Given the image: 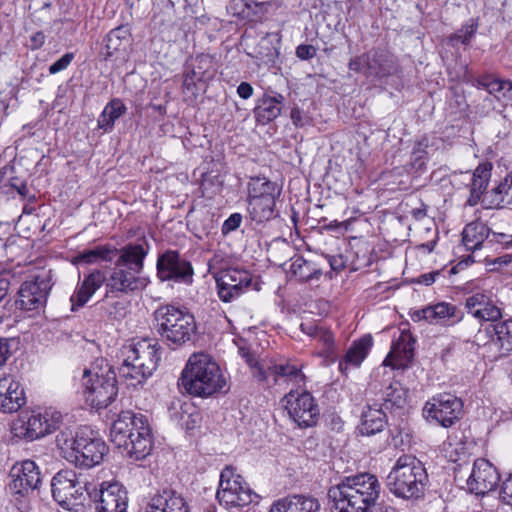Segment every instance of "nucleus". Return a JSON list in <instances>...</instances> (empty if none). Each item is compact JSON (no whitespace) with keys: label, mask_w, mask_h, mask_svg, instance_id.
<instances>
[{"label":"nucleus","mask_w":512,"mask_h":512,"mask_svg":"<svg viewBox=\"0 0 512 512\" xmlns=\"http://www.w3.org/2000/svg\"><path fill=\"white\" fill-rule=\"evenodd\" d=\"M381 485L370 473L345 477L328 490L332 512H366L377 504Z\"/></svg>","instance_id":"1"},{"label":"nucleus","mask_w":512,"mask_h":512,"mask_svg":"<svg viewBox=\"0 0 512 512\" xmlns=\"http://www.w3.org/2000/svg\"><path fill=\"white\" fill-rule=\"evenodd\" d=\"M147 253L141 244H129L120 249L119 257L107 277L108 293L129 295L146 287L147 281L141 273Z\"/></svg>","instance_id":"2"},{"label":"nucleus","mask_w":512,"mask_h":512,"mask_svg":"<svg viewBox=\"0 0 512 512\" xmlns=\"http://www.w3.org/2000/svg\"><path fill=\"white\" fill-rule=\"evenodd\" d=\"M148 420L132 411H122L111 426L110 436L126 455L134 460L146 458L152 450V439Z\"/></svg>","instance_id":"3"},{"label":"nucleus","mask_w":512,"mask_h":512,"mask_svg":"<svg viewBox=\"0 0 512 512\" xmlns=\"http://www.w3.org/2000/svg\"><path fill=\"white\" fill-rule=\"evenodd\" d=\"M178 385L190 395L208 397L226 386V378L208 354L199 352L189 357Z\"/></svg>","instance_id":"4"},{"label":"nucleus","mask_w":512,"mask_h":512,"mask_svg":"<svg viewBox=\"0 0 512 512\" xmlns=\"http://www.w3.org/2000/svg\"><path fill=\"white\" fill-rule=\"evenodd\" d=\"M427 483L426 468L413 455L400 456L387 476L389 491L405 500H417L423 497Z\"/></svg>","instance_id":"5"},{"label":"nucleus","mask_w":512,"mask_h":512,"mask_svg":"<svg viewBox=\"0 0 512 512\" xmlns=\"http://www.w3.org/2000/svg\"><path fill=\"white\" fill-rule=\"evenodd\" d=\"M160 345L155 339H141L123 347V363L119 374L125 379L144 382L157 369L160 361Z\"/></svg>","instance_id":"6"},{"label":"nucleus","mask_w":512,"mask_h":512,"mask_svg":"<svg viewBox=\"0 0 512 512\" xmlns=\"http://www.w3.org/2000/svg\"><path fill=\"white\" fill-rule=\"evenodd\" d=\"M158 332L168 342L182 346L191 342L196 335L193 314L174 305H163L154 312Z\"/></svg>","instance_id":"7"},{"label":"nucleus","mask_w":512,"mask_h":512,"mask_svg":"<svg viewBox=\"0 0 512 512\" xmlns=\"http://www.w3.org/2000/svg\"><path fill=\"white\" fill-rule=\"evenodd\" d=\"M348 68L366 79L382 81L396 75L400 70L397 57L385 47H373L352 57Z\"/></svg>","instance_id":"8"},{"label":"nucleus","mask_w":512,"mask_h":512,"mask_svg":"<svg viewBox=\"0 0 512 512\" xmlns=\"http://www.w3.org/2000/svg\"><path fill=\"white\" fill-rule=\"evenodd\" d=\"M82 381L85 400L92 408H107L115 400L118 392L116 375L108 364L85 370Z\"/></svg>","instance_id":"9"},{"label":"nucleus","mask_w":512,"mask_h":512,"mask_svg":"<svg viewBox=\"0 0 512 512\" xmlns=\"http://www.w3.org/2000/svg\"><path fill=\"white\" fill-rule=\"evenodd\" d=\"M52 496L63 508L71 510L85 501V494L92 498L91 484L82 479L74 470L57 472L51 480Z\"/></svg>","instance_id":"10"},{"label":"nucleus","mask_w":512,"mask_h":512,"mask_svg":"<svg viewBox=\"0 0 512 512\" xmlns=\"http://www.w3.org/2000/svg\"><path fill=\"white\" fill-rule=\"evenodd\" d=\"M54 284L51 269H40L32 274L19 289L20 308L32 311L44 307Z\"/></svg>","instance_id":"11"},{"label":"nucleus","mask_w":512,"mask_h":512,"mask_svg":"<svg viewBox=\"0 0 512 512\" xmlns=\"http://www.w3.org/2000/svg\"><path fill=\"white\" fill-rule=\"evenodd\" d=\"M253 496H256L255 493L233 467L226 466L221 471L216 493L221 505L226 508L247 506L253 501Z\"/></svg>","instance_id":"12"},{"label":"nucleus","mask_w":512,"mask_h":512,"mask_svg":"<svg viewBox=\"0 0 512 512\" xmlns=\"http://www.w3.org/2000/svg\"><path fill=\"white\" fill-rule=\"evenodd\" d=\"M463 402L455 395L438 394L427 401L423 408V416L442 427L454 425L462 416Z\"/></svg>","instance_id":"13"},{"label":"nucleus","mask_w":512,"mask_h":512,"mask_svg":"<svg viewBox=\"0 0 512 512\" xmlns=\"http://www.w3.org/2000/svg\"><path fill=\"white\" fill-rule=\"evenodd\" d=\"M283 402L290 418L301 428L315 426L320 416V409L314 397L308 391L291 389Z\"/></svg>","instance_id":"14"},{"label":"nucleus","mask_w":512,"mask_h":512,"mask_svg":"<svg viewBox=\"0 0 512 512\" xmlns=\"http://www.w3.org/2000/svg\"><path fill=\"white\" fill-rule=\"evenodd\" d=\"M107 453L108 446L90 427L79 428V439L71 463L83 468H92L99 465Z\"/></svg>","instance_id":"15"},{"label":"nucleus","mask_w":512,"mask_h":512,"mask_svg":"<svg viewBox=\"0 0 512 512\" xmlns=\"http://www.w3.org/2000/svg\"><path fill=\"white\" fill-rule=\"evenodd\" d=\"M157 276L160 281H172L190 285L193 282L194 269L190 261L178 251L167 250L157 259Z\"/></svg>","instance_id":"16"},{"label":"nucleus","mask_w":512,"mask_h":512,"mask_svg":"<svg viewBox=\"0 0 512 512\" xmlns=\"http://www.w3.org/2000/svg\"><path fill=\"white\" fill-rule=\"evenodd\" d=\"M254 376L267 387L280 383H292L300 387L305 383V375L296 366L289 364H276L271 360H262L256 363Z\"/></svg>","instance_id":"17"},{"label":"nucleus","mask_w":512,"mask_h":512,"mask_svg":"<svg viewBox=\"0 0 512 512\" xmlns=\"http://www.w3.org/2000/svg\"><path fill=\"white\" fill-rule=\"evenodd\" d=\"M62 415L58 411L46 410L44 413H33L27 421L14 426L15 435L27 441H33L52 433L59 428Z\"/></svg>","instance_id":"18"},{"label":"nucleus","mask_w":512,"mask_h":512,"mask_svg":"<svg viewBox=\"0 0 512 512\" xmlns=\"http://www.w3.org/2000/svg\"><path fill=\"white\" fill-rule=\"evenodd\" d=\"M500 480L497 468L484 458L474 461L470 476L466 480L467 490L476 495H484L495 489Z\"/></svg>","instance_id":"19"},{"label":"nucleus","mask_w":512,"mask_h":512,"mask_svg":"<svg viewBox=\"0 0 512 512\" xmlns=\"http://www.w3.org/2000/svg\"><path fill=\"white\" fill-rule=\"evenodd\" d=\"M11 482L9 489L14 495L25 496L36 490L41 483V474L38 466L32 460L16 463L10 470Z\"/></svg>","instance_id":"20"},{"label":"nucleus","mask_w":512,"mask_h":512,"mask_svg":"<svg viewBox=\"0 0 512 512\" xmlns=\"http://www.w3.org/2000/svg\"><path fill=\"white\" fill-rule=\"evenodd\" d=\"M92 498L97 512H126L128 497L126 490L118 483H103L99 491L95 487Z\"/></svg>","instance_id":"21"},{"label":"nucleus","mask_w":512,"mask_h":512,"mask_svg":"<svg viewBox=\"0 0 512 512\" xmlns=\"http://www.w3.org/2000/svg\"><path fill=\"white\" fill-rule=\"evenodd\" d=\"M145 512H190V506L181 492L164 487L149 497Z\"/></svg>","instance_id":"22"},{"label":"nucleus","mask_w":512,"mask_h":512,"mask_svg":"<svg viewBox=\"0 0 512 512\" xmlns=\"http://www.w3.org/2000/svg\"><path fill=\"white\" fill-rule=\"evenodd\" d=\"M463 318V313L453 304L439 302L412 313L413 321L425 320L430 324L452 325Z\"/></svg>","instance_id":"23"},{"label":"nucleus","mask_w":512,"mask_h":512,"mask_svg":"<svg viewBox=\"0 0 512 512\" xmlns=\"http://www.w3.org/2000/svg\"><path fill=\"white\" fill-rule=\"evenodd\" d=\"M107 277L99 269H93L85 274L78 283L74 293L70 297L71 309L76 311L83 307L103 284L106 285Z\"/></svg>","instance_id":"24"},{"label":"nucleus","mask_w":512,"mask_h":512,"mask_svg":"<svg viewBox=\"0 0 512 512\" xmlns=\"http://www.w3.org/2000/svg\"><path fill=\"white\" fill-rule=\"evenodd\" d=\"M132 45L130 29L127 26H119L112 29L104 38V57L125 61L128 58Z\"/></svg>","instance_id":"25"},{"label":"nucleus","mask_w":512,"mask_h":512,"mask_svg":"<svg viewBox=\"0 0 512 512\" xmlns=\"http://www.w3.org/2000/svg\"><path fill=\"white\" fill-rule=\"evenodd\" d=\"M26 402L24 390L12 376L0 375V411L13 413Z\"/></svg>","instance_id":"26"},{"label":"nucleus","mask_w":512,"mask_h":512,"mask_svg":"<svg viewBox=\"0 0 512 512\" xmlns=\"http://www.w3.org/2000/svg\"><path fill=\"white\" fill-rule=\"evenodd\" d=\"M467 312L480 321L495 322L502 317L500 308L485 293L477 292L465 300Z\"/></svg>","instance_id":"27"},{"label":"nucleus","mask_w":512,"mask_h":512,"mask_svg":"<svg viewBox=\"0 0 512 512\" xmlns=\"http://www.w3.org/2000/svg\"><path fill=\"white\" fill-rule=\"evenodd\" d=\"M372 345L373 339L371 335H364L360 339L353 341L339 361V371L342 374H347L350 369L359 368L368 356Z\"/></svg>","instance_id":"28"},{"label":"nucleus","mask_w":512,"mask_h":512,"mask_svg":"<svg viewBox=\"0 0 512 512\" xmlns=\"http://www.w3.org/2000/svg\"><path fill=\"white\" fill-rule=\"evenodd\" d=\"M414 343L415 340L412 335L409 332L402 331L399 338L392 343L384 364L397 368L406 366L413 358Z\"/></svg>","instance_id":"29"},{"label":"nucleus","mask_w":512,"mask_h":512,"mask_svg":"<svg viewBox=\"0 0 512 512\" xmlns=\"http://www.w3.org/2000/svg\"><path fill=\"white\" fill-rule=\"evenodd\" d=\"M105 296L94 305L95 311L104 319L114 322L121 321L128 313L129 301L110 295Z\"/></svg>","instance_id":"30"},{"label":"nucleus","mask_w":512,"mask_h":512,"mask_svg":"<svg viewBox=\"0 0 512 512\" xmlns=\"http://www.w3.org/2000/svg\"><path fill=\"white\" fill-rule=\"evenodd\" d=\"M319 509L320 504L317 499L293 495L275 501L269 512H318Z\"/></svg>","instance_id":"31"},{"label":"nucleus","mask_w":512,"mask_h":512,"mask_svg":"<svg viewBox=\"0 0 512 512\" xmlns=\"http://www.w3.org/2000/svg\"><path fill=\"white\" fill-rule=\"evenodd\" d=\"M284 97L281 94L275 96L263 95L258 99L254 108V115L258 123L267 124L276 119L282 111Z\"/></svg>","instance_id":"32"},{"label":"nucleus","mask_w":512,"mask_h":512,"mask_svg":"<svg viewBox=\"0 0 512 512\" xmlns=\"http://www.w3.org/2000/svg\"><path fill=\"white\" fill-rule=\"evenodd\" d=\"M490 348L499 357L508 356L512 352V320H506L493 326Z\"/></svg>","instance_id":"33"},{"label":"nucleus","mask_w":512,"mask_h":512,"mask_svg":"<svg viewBox=\"0 0 512 512\" xmlns=\"http://www.w3.org/2000/svg\"><path fill=\"white\" fill-rule=\"evenodd\" d=\"M281 190V186L276 182L264 176H255L251 177L247 184V198L276 200L280 197Z\"/></svg>","instance_id":"34"},{"label":"nucleus","mask_w":512,"mask_h":512,"mask_svg":"<svg viewBox=\"0 0 512 512\" xmlns=\"http://www.w3.org/2000/svg\"><path fill=\"white\" fill-rule=\"evenodd\" d=\"M491 171L492 164L489 162L479 164L474 170L470 187V197L468 199L469 205H477L481 197H484L491 177Z\"/></svg>","instance_id":"35"},{"label":"nucleus","mask_w":512,"mask_h":512,"mask_svg":"<svg viewBox=\"0 0 512 512\" xmlns=\"http://www.w3.org/2000/svg\"><path fill=\"white\" fill-rule=\"evenodd\" d=\"M247 203L248 216L256 224L268 222L278 215L275 210L276 200L247 198Z\"/></svg>","instance_id":"36"},{"label":"nucleus","mask_w":512,"mask_h":512,"mask_svg":"<svg viewBox=\"0 0 512 512\" xmlns=\"http://www.w3.org/2000/svg\"><path fill=\"white\" fill-rule=\"evenodd\" d=\"M382 406L380 408L368 406L362 412L359 432L362 435H374L381 432L387 424L386 414Z\"/></svg>","instance_id":"37"},{"label":"nucleus","mask_w":512,"mask_h":512,"mask_svg":"<svg viewBox=\"0 0 512 512\" xmlns=\"http://www.w3.org/2000/svg\"><path fill=\"white\" fill-rule=\"evenodd\" d=\"M490 237V229L480 221L467 224L462 232V241L467 250L480 249L483 242Z\"/></svg>","instance_id":"38"},{"label":"nucleus","mask_w":512,"mask_h":512,"mask_svg":"<svg viewBox=\"0 0 512 512\" xmlns=\"http://www.w3.org/2000/svg\"><path fill=\"white\" fill-rule=\"evenodd\" d=\"M127 111V107L119 98H114L106 104L102 113L99 115L98 128L105 132L112 131L116 120H118Z\"/></svg>","instance_id":"39"},{"label":"nucleus","mask_w":512,"mask_h":512,"mask_svg":"<svg viewBox=\"0 0 512 512\" xmlns=\"http://www.w3.org/2000/svg\"><path fill=\"white\" fill-rule=\"evenodd\" d=\"M407 392L399 381H392L383 391L382 408L389 411L402 409L406 404Z\"/></svg>","instance_id":"40"},{"label":"nucleus","mask_w":512,"mask_h":512,"mask_svg":"<svg viewBox=\"0 0 512 512\" xmlns=\"http://www.w3.org/2000/svg\"><path fill=\"white\" fill-rule=\"evenodd\" d=\"M512 187V173L507 175L491 190L486 191L482 202L487 208H500L505 204V198Z\"/></svg>","instance_id":"41"},{"label":"nucleus","mask_w":512,"mask_h":512,"mask_svg":"<svg viewBox=\"0 0 512 512\" xmlns=\"http://www.w3.org/2000/svg\"><path fill=\"white\" fill-rule=\"evenodd\" d=\"M290 272L301 282L319 279L322 275L320 268L316 267L313 262L307 261L302 256H296L295 258H292Z\"/></svg>","instance_id":"42"},{"label":"nucleus","mask_w":512,"mask_h":512,"mask_svg":"<svg viewBox=\"0 0 512 512\" xmlns=\"http://www.w3.org/2000/svg\"><path fill=\"white\" fill-rule=\"evenodd\" d=\"M268 3L255 0H231L229 9L234 15L242 18L259 16L267 11Z\"/></svg>","instance_id":"43"},{"label":"nucleus","mask_w":512,"mask_h":512,"mask_svg":"<svg viewBox=\"0 0 512 512\" xmlns=\"http://www.w3.org/2000/svg\"><path fill=\"white\" fill-rule=\"evenodd\" d=\"M78 439L79 430L74 433L70 428L61 430L56 436V446L61 451L62 456L70 463L76 452Z\"/></svg>","instance_id":"44"},{"label":"nucleus","mask_w":512,"mask_h":512,"mask_svg":"<svg viewBox=\"0 0 512 512\" xmlns=\"http://www.w3.org/2000/svg\"><path fill=\"white\" fill-rule=\"evenodd\" d=\"M120 250L110 246H96L92 249L84 250L77 257V262L92 264L99 260L112 261L113 258L119 253Z\"/></svg>","instance_id":"45"},{"label":"nucleus","mask_w":512,"mask_h":512,"mask_svg":"<svg viewBox=\"0 0 512 512\" xmlns=\"http://www.w3.org/2000/svg\"><path fill=\"white\" fill-rule=\"evenodd\" d=\"M201 68L199 66V69ZM183 77V93L188 98L195 99L201 90L203 73L200 70H196L195 67H186Z\"/></svg>","instance_id":"46"},{"label":"nucleus","mask_w":512,"mask_h":512,"mask_svg":"<svg viewBox=\"0 0 512 512\" xmlns=\"http://www.w3.org/2000/svg\"><path fill=\"white\" fill-rule=\"evenodd\" d=\"M225 278L230 279L231 284H237V287L247 290L251 285V275L249 272L237 268H230L223 271L216 279V283H221ZM229 282V280L227 281Z\"/></svg>","instance_id":"47"},{"label":"nucleus","mask_w":512,"mask_h":512,"mask_svg":"<svg viewBox=\"0 0 512 512\" xmlns=\"http://www.w3.org/2000/svg\"><path fill=\"white\" fill-rule=\"evenodd\" d=\"M228 280L230 281L229 278H225L222 284L216 283L220 300L227 303L237 299L245 291V289L237 287V284L227 282Z\"/></svg>","instance_id":"48"},{"label":"nucleus","mask_w":512,"mask_h":512,"mask_svg":"<svg viewBox=\"0 0 512 512\" xmlns=\"http://www.w3.org/2000/svg\"><path fill=\"white\" fill-rule=\"evenodd\" d=\"M496 91L490 92L504 106L512 105V82L509 80L495 79Z\"/></svg>","instance_id":"49"},{"label":"nucleus","mask_w":512,"mask_h":512,"mask_svg":"<svg viewBox=\"0 0 512 512\" xmlns=\"http://www.w3.org/2000/svg\"><path fill=\"white\" fill-rule=\"evenodd\" d=\"M478 29V23L475 19H470L461 27L452 37V41H460L464 45H468L474 37Z\"/></svg>","instance_id":"50"},{"label":"nucleus","mask_w":512,"mask_h":512,"mask_svg":"<svg viewBox=\"0 0 512 512\" xmlns=\"http://www.w3.org/2000/svg\"><path fill=\"white\" fill-rule=\"evenodd\" d=\"M426 148L427 144L422 141L416 143L413 147L411 165L416 170H422L425 168V156L427 154Z\"/></svg>","instance_id":"51"},{"label":"nucleus","mask_w":512,"mask_h":512,"mask_svg":"<svg viewBox=\"0 0 512 512\" xmlns=\"http://www.w3.org/2000/svg\"><path fill=\"white\" fill-rule=\"evenodd\" d=\"M73 59H74V53H72V52L65 53L61 58H59L52 65H50L49 73L57 74V73L65 70L71 64Z\"/></svg>","instance_id":"52"},{"label":"nucleus","mask_w":512,"mask_h":512,"mask_svg":"<svg viewBox=\"0 0 512 512\" xmlns=\"http://www.w3.org/2000/svg\"><path fill=\"white\" fill-rule=\"evenodd\" d=\"M500 499L503 503L512 506V474H510L500 487Z\"/></svg>","instance_id":"53"},{"label":"nucleus","mask_w":512,"mask_h":512,"mask_svg":"<svg viewBox=\"0 0 512 512\" xmlns=\"http://www.w3.org/2000/svg\"><path fill=\"white\" fill-rule=\"evenodd\" d=\"M290 117L296 127H304L311 122V118L298 107L291 109Z\"/></svg>","instance_id":"54"},{"label":"nucleus","mask_w":512,"mask_h":512,"mask_svg":"<svg viewBox=\"0 0 512 512\" xmlns=\"http://www.w3.org/2000/svg\"><path fill=\"white\" fill-rule=\"evenodd\" d=\"M9 186L15 189L23 199L28 198L30 202L35 200L34 195L29 196V190L27 188V184L24 181H20L18 178H11L9 181Z\"/></svg>","instance_id":"55"},{"label":"nucleus","mask_w":512,"mask_h":512,"mask_svg":"<svg viewBox=\"0 0 512 512\" xmlns=\"http://www.w3.org/2000/svg\"><path fill=\"white\" fill-rule=\"evenodd\" d=\"M242 222V215L239 213H233L229 216L227 220H225L222 226V232L227 234L239 228Z\"/></svg>","instance_id":"56"},{"label":"nucleus","mask_w":512,"mask_h":512,"mask_svg":"<svg viewBox=\"0 0 512 512\" xmlns=\"http://www.w3.org/2000/svg\"><path fill=\"white\" fill-rule=\"evenodd\" d=\"M440 273V270H436L429 273L421 274L418 277L412 278L411 283L430 286L435 282L436 277H438Z\"/></svg>","instance_id":"57"},{"label":"nucleus","mask_w":512,"mask_h":512,"mask_svg":"<svg viewBox=\"0 0 512 512\" xmlns=\"http://www.w3.org/2000/svg\"><path fill=\"white\" fill-rule=\"evenodd\" d=\"M317 49L310 44H301L296 48V56L301 60L312 59L316 55Z\"/></svg>","instance_id":"58"},{"label":"nucleus","mask_w":512,"mask_h":512,"mask_svg":"<svg viewBox=\"0 0 512 512\" xmlns=\"http://www.w3.org/2000/svg\"><path fill=\"white\" fill-rule=\"evenodd\" d=\"M496 78H493L491 75H483L481 77H478L476 80H475V86L477 88H483L485 90L488 91V93L490 94L491 92V89L492 91H496L497 89L495 88L496 84L494 83Z\"/></svg>","instance_id":"59"},{"label":"nucleus","mask_w":512,"mask_h":512,"mask_svg":"<svg viewBox=\"0 0 512 512\" xmlns=\"http://www.w3.org/2000/svg\"><path fill=\"white\" fill-rule=\"evenodd\" d=\"M491 239L490 241L499 243L503 245L506 249H512V235H508L505 233H490Z\"/></svg>","instance_id":"60"},{"label":"nucleus","mask_w":512,"mask_h":512,"mask_svg":"<svg viewBox=\"0 0 512 512\" xmlns=\"http://www.w3.org/2000/svg\"><path fill=\"white\" fill-rule=\"evenodd\" d=\"M317 340H319L320 342L323 343V345L325 346V348L327 349H330L332 346H333V343H334V337H333V334L321 327L320 331L318 332L316 338Z\"/></svg>","instance_id":"61"},{"label":"nucleus","mask_w":512,"mask_h":512,"mask_svg":"<svg viewBox=\"0 0 512 512\" xmlns=\"http://www.w3.org/2000/svg\"><path fill=\"white\" fill-rule=\"evenodd\" d=\"M11 355L10 343L6 338H0V367L4 366Z\"/></svg>","instance_id":"62"},{"label":"nucleus","mask_w":512,"mask_h":512,"mask_svg":"<svg viewBox=\"0 0 512 512\" xmlns=\"http://www.w3.org/2000/svg\"><path fill=\"white\" fill-rule=\"evenodd\" d=\"M10 289V278L0 273V303L6 299Z\"/></svg>","instance_id":"63"},{"label":"nucleus","mask_w":512,"mask_h":512,"mask_svg":"<svg viewBox=\"0 0 512 512\" xmlns=\"http://www.w3.org/2000/svg\"><path fill=\"white\" fill-rule=\"evenodd\" d=\"M45 39H46L45 34L42 31H38V32L34 33L30 37V48L32 50L40 49L44 45Z\"/></svg>","instance_id":"64"}]
</instances>
